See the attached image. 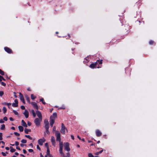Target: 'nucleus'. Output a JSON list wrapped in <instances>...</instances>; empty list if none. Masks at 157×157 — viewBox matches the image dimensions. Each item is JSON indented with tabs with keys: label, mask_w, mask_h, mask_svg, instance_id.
<instances>
[{
	"label": "nucleus",
	"mask_w": 157,
	"mask_h": 157,
	"mask_svg": "<svg viewBox=\"0 0 157 157\" xmlns=\"http://www.w3.org/2000/svg\"><path fill=\"white\" fill-rule=\"evenodd\" d=\"M56 137V140L59 142V147L60 148V151H62V147H63V142L61 141L60 134L58 131H56L55 134Z\"/></svg>",
	"instance_id": "obj_1"
},
{
	"label": "nucleus",
	"mask_w": 157,
	"mask_h": 157,
	"mask_svg": "<svg viewBox=\"0 0 157 157\" xmlns=\"http://www.w3.org/2000/svg\"><path fill=\"white\" fill-rule=\"evenodd\" d=\"M42 119L36 118L34 120V122L36 125L39 127L40 124V122L42 121Z\"/></svg>",
	"instance_id": "obj_2"
},
{
	"label": "nucleus",
	"mask_w": 157,
	"mask_h": 157,
	"mask_svg": "<svg viewBox=\"0 0 157 157\" xmlns=\"http://www.w3.org/2000/svg\"><path fill=\"white\" fill-rule=\"evenodd\" d=\"M131 71L130 68L129 67H127L125 69V72L128 76L129 77L130 76Z\"/></svg>",
	"instance_id": "obj_3"
},
{
	"label": "nucleus",
	"mask_w": 157,
	"mask_h": 157,
	"mask_svg": "<svg viewBox=\"0 0 157 157\" xmlns=\"http://www.w3.org/2000/svg\"><path fill=\"white\" fill-rule=\"evenodd\" d=\"M67 130V129L66 128L63 124L62 123L61 124V128L60 130L61 133L63 134L65 133V130Z\"/></svg>",
	"instance_id": "obj_4"
},
{
	"label": "nucleus",
	"mask_w": 157,
	"mask_h": 157,
	"mask_svg": "<svg viewBox=\"0 0 157 157\" xmlns=\"http://www.w3.org/2000/svg\"><path fill=\"white\" fill-rule=\"evenodd\" d=\"M64 147L65 150L67 151H70V148L69 147V144L68 143H64Z\"/></svg>",
	"instance_id": "obj_5"
},
{
	"label": "nucleus",
	"mask_w": 157,
	"mask_h": 157,
	"mask_svg": "<svg viewBox=\"0 0 157 157\" xmlns=\"http://www.w3.org/2000/svg\"><path fill=\"white\" fill-rule=\"evenodd\" d=\"M45 141V140L44 139V138H43L42 139H40L38 140V144L41 145H43V143Z\"/></svg>",
	"instance_id": "obj_6"
},
{
	"label": "nucleus",
	"mask_w": 157,
	"mask_h": 157,
	"mask_svg": "<svg viewBox=\"0 0 157 157\" xmlns=\"http://www.w3.org/2000/svg\"><path fill=\"white\" fill-rule=\"evenodd\" d=\"M57 114L56 113H55L53 114V115H52L50 117V120H53L55 121L56 118L57 117Z\"/></svg>",
	"instance_id": "obj_7"
},
{
	"label": "nucleus",
	"mask_w": 157,
	"mask_h": 157,
	"mask_svg": "<svg viewBox=\"0 0 157 157\" xmlns=\"http://www.w3.org/2000/svg\"><path fill=\"white\" fill-rule=\"evenodd\" d=\"M36 113L37 116L39 117V119H42V116L41 113L39 111H37Z\"/></svg>",
	"instance_id": "obj_8"
},
{
	"label": "nucleus",
	"mask_w": 157,
	"mask_h": 157,
	"mask_svg": "<svg viewBox=\"0 0 157 157\" xmlns=\"http://www.w3.org/2000/svg\"><path fill=\"white\" fill-rule=\"evenodd\" d=\"M14 103H13L12 104V105L14 107H17L18 106V101L17 99L14 100Z\"/></svg>",
	"instance_id": "obj_9"
},
{
	"label": "nucleus",
	"mask_w": 157,
	"mask_h": 157,
	"mask_svg": "<svg viewBox=\"0 0 157 157\" xmlns=\"http://www.w3.org/2000/svg\"><path fill=\"white\" fill-rule=\"evenodd\" d=\"M4 49L8 53H10L12 52L11 50L8 47H5L4 48Z\"/></svg>",
	"instance_id": "obj_10"
},
{
	"label": "nucleus",
	"mask_w": 157,
	"mask_h": 157,
	"mask_svg": "<svg viewBox=\"0 0 157 157\" xmlns=\"http://www.w3.org/2000/svg\"><path fill=\"white\" fill-rule=\"evenodd\" d=\"M23 114L26 118H28V117L29 113L28 111L27 110H25Z\"/></svg>",
	"instance_id": "obj_11"
},
{
	"label": "nucleus",
	"mask_w": 157,
	"mask_h": 157,
	"mask_svg": "<svg viewBox=\"0 0 157 157\" xmlns=\"http://www.w3.org/2000/svg\"><path fill=\"white\" fill-rule=\"evenodd\" d=\"M96 135L97 136H100L101 135V133L99 130H97L96 131Z\"/></svg>",
	"instance_id": "obj_12"
},
{
	"label": "nucleus",
	"mask_w": 157,
	"mask_h": 157,
	"mask_svg": "<svg viewBox=\"0 0 157 157\" xmlns=\"http://www.w3.org/2000/svg\"><path fill=\"white\" fill-rule=\"evenodd\" d=\"M51 141L52 143V144L53 145L55 146V138L54 136H51Z\"/></svg>",
	"instance_id": "obj_13"
},
{
	"label": "nucleus",
	"mask_w": 157,
	"mask_h": 157,
	"mask_svg": "<svg viewBox=\"0 0 157 157\" xmlns=\"http://www.w3.org/2000/svg\"><path fill=\"white\" fill-rule=\"evenodd\" d=\"M31 103L34 108L36 109H38V106L36 102H32Z\"/></svg>",
	"instance_id": "obj_14"
},
{
	"label": "nucleus",
	"mask_w": 157,
	"mask_h": 157,
	"mask_svg": "<svg viewBox=\"0 0 157 157\" xmlns=\"http://www.w3.org/2000/svg\"><path fill=\"white\" fill-rule=\"evenodd\" d=\"M96 65L97 63H93L90 65V67L91 68H94L96 67Z\"/></svg>",
	"instance_id": "obj_15"
},
{
	"label": "nucleus",
	"mask_w": 157,
	"mask_h": 157,
	"mask_svg": "<svg viewBox=\"0 0 157 157\" xmlns=\"http://www.w3.org/2000/svg\"><path fill=\"white\" fill-rule=\"evenodd\" d=\"M21 124L23 126L26 127H27V124L23 120L21 121Z\"/></svg>",
	"instance_id": "obj_16"
},
{
	"label": "nucleus",
	"mask_w": 157,
	"mask_h": 157,
	"mask_svg": "<svg viewBox=\"0 0 157 157\" xmlns=\"http://www.w3.org/2000/svg\"><path fill=\"white\" fill-rule=\"evenodd\" d=\"M63 147H62V151L61 152L60 151V148H59V152L60 154H61V155L63 156V157H67L66 156H65L64 155V153L63 152Z\"/></svg>",
	"instance_id": "obj_17"
},
{
	"label": "nucleus",
	"mask_w": 157,
	"mask_h": 157,
	"mask_svg": "<svg viewBox=\"0 0 157 157\" xmlns=\"http://www.w3.org/2000/svg\"><path fill=\"white\" fill-rule=\"evenodd\" d=\"M55 122V121L53 120H50V126L52 127L53 126V124Z\"/></svg>",
	"instance_id": "obj_18"
},
{
	"label": "nucleus",
	"mask_w": 157,
	"mask_h": 157,
	"mask_svg": "<svg viewBox=\"0 0 157 157\" xmlns=\"http://www.w3.org/2000/svg\"><path fill=\"white\" fill-rule=\"evenodd\" d=\"M26 134L28 133L29 132H30L31 130L30 129H28L26 128H25L24 130Z\"/></svg>",
	"instance_id": "obj_19"
},
{
	"label": "nucleus",
	"mask_w": 157,
	"mask_h": 157,
	"mask_svg": "<svg viewBox=\"0 0 157 157\" xmlns=\"http://www.w3.org/2000/svg\"><path fill=\"white\" fill-rule=\"evenodd\" d=\"M19 130L20 132H22L23 131V128L21 126H19L18 127Z\"/></svg>",
	"instance_id": "obj_20"
},
{
	"label": "nucleus",
	"mask_w": 157,
	"mask_h": 157,
	"mask_svg": "<svg viewBox=\"0 0 157 157\" xmlns=\"http://www.w3.org/2000/svg\"><path fill=\"white\" fill-rule=\"evenodd\" d=\"M31 113H32L33 117H35L36 116V114L33 110V109L31 110Z\"/></svg>",
	"instance_id": "obj_21"
},
{
	"label": "nucleus",
	"mask_w": 157,
	"mask_h": 157,
	"mask_svg": "<svg viewBox=\"0 0 157 157\" xmlns=\"http://www.w3.org/2000/svg\"><path fill=\"white\" fill-rule=\"evenodd\" d=\"M47 155H48V156L49 155H50V151L48 147V148H47Z\"/></svg>",
	"instance_id": "obj_22"
},
{
	"label": "nucleus",
	"mask_w": 157,
	"mask_h": 157,
	"mask_svg": "<svg viewBox=\"0 0 157 157\" xmlns=\"http://www.w3.org/2000/svg\"><path fill=\"white\" fill-rule=\"evenodd\" d=\"M44 124L45 125H46V124H49V123H48V120L47 119H45V120H44Z\"/></svg>",
	"instance_id": "obj_23"
},
{
	"label": "nucleus",
	"mask_w": 157,
	"mask_h": 157,
	"mask_svg": "<svg viewBox=\"0 0 157 157\" xmlns=\"http://www.w3.org/2000/svg\"><path fill=\"white\" fill-rule=\"evenodd\" d=\"M102 60H97L96 63H97V64L98 63L99 64H101L102 63Z\"/></svg>",
	"instance_id": "obj_24"
},
{
	"label": "nucleus",
	"mask_w": 157,
	"mask_h": 157,
	"mask_svg": "<svg viewBox=\"0 0 157 157\" xmlns=\"http://www.w3.org/2000/svg\"><path fill=\"white\" fill-rule=\"evenodd\" d=\"M10 149H10V151H11V152H14V151H15V150H16L15 149L13 148H12V147H10Z\"/></svg>",
	"instance_id": "obj_25"
},
{
	"label": "nucleus",
	"mask_w": 157,
	"mask_h": 157,
	"mask_svg": "<svg viewBox=\"0 0 157 157\" xmlns=\"http://www.w3.org/2000/svg\"><path fill=\"white\" fill-rule=\"evenodd\" d=\"M5 125L4 124H2L1 125V130H4L5 128Z\"/></svg>",
	"instance_id": "obj_26"
},
{
	"label": "nucleus",
	"mask_w": 157,
	"mask_h": 157,
	"mask_svg": "<svg viewBox=\"0 0 157 157\" xmlns=\"http://www.w3.org/2000/svg\"><path fill=\"white\" fill-rule=\"evenodd\" d=\"M40 101H41L44 104H46L44 99H40Z\"/></svg>",
	"instance_id": "obj_27"
},
{
	"label": "nucleus",
	"mask_w": 157,
	"mask_h": 157,
	"mask_svg": "<svg viewBox=\"0 0 157 157\" xmlns=\"http://www.w3.org/2000/svg\"><path fill=\"white\" fill-rule=\"evenodd\" d=\"M154 43V42L152 40H150L149 42V44L150 45H153Z\"/></svg>",
	"instance_id": "obj_28"
},
{
	"label": "nucleus",
	"mask_w": 157,
	"mask_h": 157,
	"mask_svg": "<svg viewBox=\"0 0 157 157\" xmlns=\"http://www.w3.org/2000/svg\"><path fill=\"white\" fill-rule=\"evenodd\" d=\"M3 111L4 113H5L7 111V109L6 107H4L3 108Z\"/></svg>",
	"instance_id": "obj_29"
},
{
	"label": "nucleus",
	"mask_w": 157,
	"mask_h": 157,
	"mask_svg": "<svg viewBox=\"0 0 157 157\" xmlns=\"http://www.w3.org/2000/svg\"><path fill=\"white\" fill-rule=\"evenodd\" d=\"M25 136L27 138H29L30 140H31L32 139V137L29 135H25Z\"/></svg>",
	"instance_id": "obj_30"
},
{
	"label": "nucleus",
	"mask_w": 157,
	"mask_h": 157,
	"mask_svg": "<svg viewBox=\"0 0 157 157\" xmlns=\"http://www.w3.org/2000/svg\"><path fill=\"white\" fill-rule=\"evenodd\" d=\"M0 74L2 75H4L5 73L3 71L0 69Z\"/></svg>",
	"instance_id": "obj_31"
},
{
	"label": "nucleus",
	"mask_w": 157,
	"mask_h": 157,
	"mask_svg": "<svg viewBox=\"0 0 157 157\" xmlns=\"http://www.w3.org/2000/svg\"><path fill=\"white\" fill-rule=\"evenodd\" d=\"M49 127V124L45 125V128L46 129H48Z\"/></svg>",
	"instance_id": "obj_32"
},
{
	"label": "nucleus",
	"mask_w": 157,
	"mask_h": 157,
	"mask_svg": "<svg viewBox=\"0 0 157 157\" xmlns=\"http://www.w3.org/2000/svg\"><path fill=\"white\" fill-rule=\"evenodd\" d=\"M19 97L20 98H24L23 96V94L20 92L19 93Z\"/></svg>",
	"instance_id": "obj_33"
},
{
	"label": "nucleus",
	"mask_w": 157,
	"mask_h": 157,
	"mask_svg": "<svg viewBox=\"0 0 157 157\" xmlns=\"http://www.w3.org/2000/svg\"><path fill=\"white\" fill-rule=\"evenodd\" d=\"M26 140H25L23 139L21 140V142L23 143H26Z\"/></svg>",
	"instance_id": "obj_34"
},
{
	"label": "nucleus",
	"mask_w": 157,
	"mask_h": 157,
	"mask_svg": "<svg viewBox=\"0 0 157 157\" xmlns=\"http://www.w3.org/2000/svg\"><path fill=\"white\" fill-rule=\"evenodd\" d=\"M14 133L16 136H20V134L17 132H14Z\"/></svg>",
	"instance_id": "obj_35"
},
{
	"label": "nucleus",
	"mask_w": 157,
	"mask_h": 157,
	"mask_svg": "<svg viewBox=\"0 0 157 157\" xmlns=\"http://www.w3.org/2000/svg\"><path fill=\"white\" fill-rule=\"evenodd\" d=\"M126 27V26H125ZM125 30H126V31H128L129 30V27L128 25L126 26V28L125 29Z\"/></svg>",
	"instance_id": "obj_36"
},
{
	"label": "nucleus",
	"mask_w": 157,
	"mask_h": 157,
	"mask_svg": "<svg viewBox=\"0 0 157 157\" xmlns=\"http://www.w3.org/2000/svg\"><path fill=\"white\" fill-rule=\"evenodd\" d=\"M2 133L1 132L0 133V140H2Z\"/></svg>",
	"instance_id": "obj_37"
},
{
	"label": "nucleus",
	"mask_w": 157,
	"mask_h": 157,
	"mask_svg": "<svg viewBox=\"0 0 157 157\" xmlns=\"http://www.w3.org/2000/svg\"><path fill=\"white\" fill-rule=\"evenodd\" d=\"M13 112L15 115H17L18 114V113L17 111L13 110Z\"/></svg>",
	"instance_id": "obj_38"
},
{
	"label": "nucleus",
	"mask_w": 157,
	"mask_h": 157,
	"mask_svg": "<svg viewBox=\"0 0 157 157\" xmlns=\"http://www.w3.org/2000/svg\"><path fill=\"white\" fill-rule=\"evenodd\" d=\"M89 157H94L93 155L91 153H89L88 154Z\"/></svg>",
	"instance_id": "obj_39"
},
{
	"label": "nucleus",
	"mask_w": 157,
	"mask_h": 157,
	"mask_svg": "<svg viewBox=\"0 0 157 157\" xmlns=\"http://www.w3.org/2000/svg\"><path fill=\"white\" fill-rule=\"evenodd\" d=\"M4 94V93L3 91H0V96H2V95Z\"/></svg>",
	"instance_id": "obj_40"
},
{
	"label": "nucleus",
	"mask_w": 157,
	"mask_h": 157,
	"mask_svg": "<svg viewBox=\"0 0 157 157\" xmlns=\"http://www.w3.org/2000/svg\"><path fill=\"white\" fill-rule=\"evenodd\" d=\"M36 97L34 96L33 94H31V98H36Z\"/></svg>",
	"instance_id": "obj_41"
},
{
	"label": "nucleus",
	"mask_w": 157,
	"mask_h": 157,
	"mask_svg": "<svg viewBox=\"0 0 157 157\" xmlns=\"http://www.w3.org/2000/svg\"><path fill=\"white\" fill-rule=\"evenodd\" d=\"M46 129V133L48 134H49L50 133H49V132L48 131V129Z\"/></svg>",
	"instance_id": "obj_42"
},
{
	"label": "nucleus",
	"mask_w": 157,
	"mask_h": 157,
	"mask_svg": "<svg viewBox=\"0 0 157 157\" xmlns=\"http://www.w3.org/2000/svg\"><path fill=\"white\" fill-rule=\"evenodd\" d=\"M21 101L24 103L25 104V101L24 99H21Z\"/></svg>",
	"instance_id": "obj_43"
},
{
	"label": "nucleus",
	"mask_w": 157,
	"mask_h": 157,
	"mask_svg": "<svg viewBox=\"0 0 157 157\" xmlns=\"http://www.w3.org/2000/svg\"><path fill=\"white\" fill-rule=\"evenodd\" d=\"M1 84L2 85H3L4 86H6V84L3 82H2Z\"/></svg>",
	"instance_id": "obj_44"
},
{
	"label": "nucleus",
	"mask_w": 157,
	"mask_h": 157,
	"mask_svg": "<svg viewBox=\"0 0 157 157\" xmlns=\"http://www.w3.org/2000/svg\"><path fill=\"white\" fill-rule=\"evenodd\" d=\"M4 122V121L2 119L0 120V123H3Z\"/></svg>",
	"instance_id": "obj_45"
},
{
	"label": "nucleus",
	"mask_w": 157,
	"mask_h": 157,
	"mask_svg": "<svg viewBox=\"0 0 157 157\" xmlns=\"http://www.w3.org/2000/svg\"><path fill=\"white\" fill-rule=\"evenodd\" d=\"M27 124L28 125V126H30L31 125V123L29 121H28Z\"/></svg>",
	"instance_id": "obj_46"
},
{
	"label": "nucleus",
	"mask_w": 157,
	"mask_h": 157,
	"mask_svg": "<svg viewBox=\"0 0 157 157\" xmlns=\"http://www.w3.org/2000/svg\"><path fill=\"white\" fill-rule=\"evenodd\" d=\"M21 108L22 109H25V107L23 105H22L21 106Z\"/></svg>",
	"instance_id": "obj_47"
},
{
	"label": "nucleus",
	"mask_w": 157,
	"mask_h": 157,
	"mask_svg": "<svg viewBox=\"0 0 157 157\" xmlns=\"http://www.w3.org/2000/svg\"><path fill=\"white\" fill-rule=\"evenodd\" d=\"M56 128L55 126H54L53 128V131H55L56 132Z\"/></svg>",
	"instance_id": "obj_48"
},
{
	"label": "nucleus",
	"mask_w": 157,
	"mask_h": 157,
	"mask_svg": "<svg viewBox=\"0 0 157 157\" xmlns=\"http://www.w3.org/2000/svg\"><path fill=\"white\" fill-rule=\"evenodd\" d=\"M3 120L5 121H7V118L6 117H4Z\"/></svg>",
	"instance_id": "obj_49"
},
{
	"label": "nucleus",
	"mask_w": 157,
	"mask_h": 157,
	"mask_svg": "<svg viewBox=\"0 0 157 157\" xmlns=\"http://www.w3.org/2000/svg\"><path fill=\"white\" fill-rule=\"evenodd\" d=\"M13 94H14V97L15 98H17V96L16 95V93L15 92H14L13 93Z\"/></svg>",
	"instance_id": "obj_50"
},
{
	"label": "nucleus",
	"mask_w": 157,
	"mask_h": 157,
	"mask_svg": "<svg viewBox=\"0 0 157 157\" xmlns=\"http://www.w3.org/2000/svg\"><path fill=\"white\" fill-rule=\"evenodd\" d=\"M2 78H3V77L2 76L0 75V82L2 81Z\"/></svg>",
	"instance_id": "obj_51"
},
{
	"label": "nucleus",
	"mask_w": 157,
	"mask_h": 157,
	"mask_svg": "<svg viewBox=\"0 0 157 157\" xmlns=\"http://www.w3.org/2000/svg\"><path fill=\"white\" fill-rule=\"evenodd\" d=\"M2 155L3 156H6V154L5 153L3 152H2Z\"/></svg>",
	"instance_id": "obj_52"
},
{
	"label": "nucleus",
	"mask_w": 157,
	"mask_h": 157,
	"mask_svg": "<svg viewBox=\"0 0 157 157\" xmlns=\"http://www.w3.org/2000/svg\"><path fill=\"white\" fill-rule=\"evenodd\" d=\"M19 143L18 142H17V141L15 142V145L16 146H18L19 145Z\"/></svg>",
	"instance_id": "obj_53"
},
{
	"label": "nucleus",
	"mask_w": 157,
	"mask_h": 157,
	"mask_svg": "<svg viewBox=\"0 0 157 157\" xmlns=\"http://www.w3.org/2000/svg\"><path fill=\"white\" fill-rule=\"evenodd\" d=\"M29 151L30 152H32L33 151V150L32 149H30L29 150Z\"/></svg>",
	"instance_id": "obj_54"
},
{
	"label": "nucleus",
	"mask_w": 157,
	"mask_h": 157,
	"mask_svg": "<svg viewBox=\"0 0 157 157\" xmlns=\"http://www.w3.org/2000/svg\"><path fill=\"white\" fill-rule=\"evenodd\" d=\"M45 147H47V148H48V144L47 143H46L45 144Z\"/></svg>",
	"instance_id": "obj_55"
},
{
	"label": "nucleus",
	"mask_w": 157,
	"mask_h": 157,
	"mask_svg": "<svg viewBox=\"0 0 157 157\" xmlns=\"http://www.w3.org/2000/svg\"><path fill=\"white\" fill-rule=\"evenodd\" d=\"M23 152L25 154V153H26L27 151H26V150H25V149H23Z\"/></svg>",
	"instance_id": "obj_56"
},
{
	"label": "nucleus",
	"mask_w": 157,
	"mask_h": 157,
	"mask_svg": "<svg viewBox=\"0 0 157 157\" xmlns=\"http://www.w3.org/2000/svg\"><path fill=\"white\" fill-rule=\"evenodd\" d=\"M37 149H39V150H40V148L38 145H37Z\"/></svg>",
	"instance_id": "obj_57"
},
{
	"label": "nucleus",
	"mask_w": 157,
	"mask_h": 157,
	"mask_svg": "<svg viewBox=\"0 0 157 157\" xmlns=\"http://www.w3.org/2000/svg\"><path fill=\"white\" fill-rule=\"evenodd\" d=\"M99 154H100V153H99V152H96L95 154L96 155H98Z\"/></svg>",
	"instance_id": "obj_58"
},
{
	"label": "nucleus",
	"mask_w": 157,
	"mask_h": 157,
	"mask_svg": "<svg viewBox=\"0 0 157 157\" xmlns=\"http://www.w3.org/2000/svg\"><path fill=\"white\" fill-rule=\"evenodd\" d=\"M25 97L26 98H29V97L27 94H25Z\"/></svg>",
	"instance_id": "obj_59"
},
{
	"label": "nucleus",
	"mask_w": 157,
	"mask_h": 157,
	"mask_svg": "<svg viewBox=\"0 0 157 157\" xmlns=\"http://www.w3.org/2000/svg\"><path fill=\"white\" fill-rule=\"evenodd\" d=\"M10 119L11 121H13L14 119L12 117H10Z\"/></svg>",
	"instance_id": "obj_60"
},
{
	"label": "nucleus",
	"mask_w": 157,
	"mask_h": 157,
	"mask_svg": "<svg viewBox=\"0 0 157 157\" xmlns=\"http://www.w3.org/2000/svg\"><path fill=\"white\" fill-rule=\"evenodd\" d=\"M16 148H17V150H20V148L19 147H17Z\"/></svg>",
	"instance_id": "obj_61"
},
{
	"label": "nucleus",
	"mask_w": 157,
	"mask_h": 157,
	"mask_svg": "<svg viewBox=\"0 0 157 157\" xmlns=\"http://www.w3.org/2000/svg\"><path fill=\"white\" fill-rule=\"evenodd\" d=\"M7 150H8L10 149V148L9 147H6V148H5Z\"/></svg>",
	"instance_id": "obj_62"
},
{
	"label": "nucleus",
	"mask_w": 157,
	"mask_h": 157,
	"mask_svg": "<svg viewBox=\"0 0 157 157\" xmlns=\"http://www.w3.org/2000/svg\"><path fill=\"white\" fill-rule=\"evenodd\" d=\"M71 139H72L73 140H74V136L73 135H71Z\"/></svg>",
	"instance_id": "obj_63"
},
{
	"label": "nucleus",
	"mask_w": 157,
	"mask_h": 157,
	"mask_svg": "<svg viewBox=\"0 0 157 157\" xmlns=\"http://www.w3.org/2000/svg\"><path fill=\"white\" fill-rule=\"evenodd\" d=\"M53 108L51 109H50V112H52V110H53Z\"/></svg>",
	"instance_id": "obj_64"
}]
</instances>
